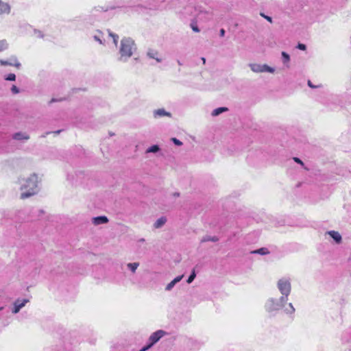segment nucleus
Listing matches in <instances>:
<instances>
[{
	"instance_id": "obj_1",
	"label": "nucleus",
	"mask_w": 351,
	"mask_h": 351,
	"mask_svg": "<svg viewBox=\"0 0 351 351\" xmlns=\"http://www.w3.org/2000/svg\"><path fill=\"white\" fill-rule=\"evenodd\" d=\"M108 36L114 46L118 47V60L121 62H127L137 49L134 40L129 37H124L121 40L120 45L118 46L119 36L109 32Z\"/></svg>"
},
{
	"instance_id": "obj_2",
	"label": "nucleus",
	"mask_w": 351,
	"mask_h": 351,
	"mask_svg": "<svg viewBox=\"0 0 351 351\" xmlns=\"http://www.w3.org/2000/svg\"><path fill=\"white\" fill-rule=\"evenodd\" d=\"M288 301V298L285 296H280L279 298H269L264 305L265 311L271 315L276 314L277 312L281 309H284L285 313L292 315L294 314L295 310L292 303H289L287 306H285Z\"/></svg>"
},
{
	"instance_id": "obj_3",
	"label": "nucleus",
	"mask_w": 351,
	"mask_h": 351,
	"mask_svg": "<svg viewBox=\"0 0 351 351\" xmlns=\"http://www.w3.org/2000/svg\"><path fill=\"white\" fill-rule=\"evenodd\" d=\"M38 183L39 179L36 173H32L28 177L19 178L21 199H24L36 195L39 191Z\"/></svg>"
},
{
	"instance_id": "obj_4",
	"label": "nucleus",
	"mask_w": 351,
	"mask_h": 351,
	"mask_svg": "<svg viewBox=\"0 0 351 351\" xmlns=\"http://www.w3.org/2000/svg\"><path fill=\"white\" fill-rule=\"evenodd\" d=\"M276 287L281 295L288 298L291 291V278L287 276L279 278L276 282Z\"/></svg>"
},
{
	"instance_id": "obj_5",
	"label": "nucleus",
	"mask_w": 351,
	"mask_h": 351,
	"mask_svg": "<svg viewBox=\"0 0 351 351\" xmlns=\"http://www.w3.org/2000/svg\"><path fill=\"white\" fill-rule=\"evenodd\" d=\"M249 66L253 72L256 73H274L275 72L274 68L271 67L266 64H261L252 63V64H250Z\"/></svg>"
},
{
	"instance_id": "obj_6",
	"label": "nucleus",
	"mask_w": 351,
	"mask_h": 351,
	"mask_svg": "<svg viewBox=\"0 0 351 351\" xmlns=\"http://www.w3.org/2000/svg\"><path fill=\"white\" fill-rule=\"evenodd\" d=\"M29 302V299L27 298L16 299L13 303L12 313L13 314H17L21 311V309L23 308Z\"/></svg>"
},
{
	"instance_id": "obj_7",
	"label": "nucleus",
	"mask_w": 351,
	"mask_h": 351,
	"mask_svg": "<svg viewBox=\"0 0 351 351\" xmlns=\"http://www.w3.org/2000/svg\"><path fill=\"white\" fill-rule=\"evenodd\" d=\"M166 335V332L162 330H158L153 332L149 337L148 342L153 346L162 337Z\"/></svg>"
},
{
	"instance_id": "obj_8",
	"label": "nucleus",
	"mask_w": 351,
	"mask_h": 351,
	"mask_svg": "<svg viewBox=\"0 0 351 351\" xmlns=\"http://www.w3.org/2000/svg\"><path fill=\"white\" fill-rule=\"evenodd\" d=\"M0 64L1 66H12L19 69L21 66V64L18 60L16 56L10 57L8 60H0Z\"/></svg>"
},
{
	"instance_id": "obj_9",
	"label": "nucleus",
	"mask_w": 351,
	"mask_h": 351,
	"mask_svg": "<svg viewBox=\"0 0 351 351\" xmlns=\"http://www.w3.org/2000/svg\"><path fill=\"white\" fill-rule=\"evenodd\" d=\"M325 235H328L336 244H340L342 242V237L338 231L329 230L326 232Z\"/></svg>"
},
{
	"instance_id": "obj_10",
	"label": "nucleus",
	"mask_w": 351,
	"mask_h": 351,
	"mask_svg": "<svg viewBox=\"0 0 351 351\" xmlns=\"http://www.w3.org/2000/svg\"><path fill=\"white\" fill-rule=\"evenodd\" d=\"M11 11V7L7 2L0 0V16L3 14H9Z\"/></svg>"
},
{
	"instance_id": "obj_11",
	"label": "nucleus",
	"mask_w": 351,
	"mask_h": 351,
	"mask_svg": "<svg viewBox=\"0 0 351 351\" xmlns=\"http://www.w3.org/2000/svg\"><path fill=\"white\" fill-rule=\"evenodd\" d=\"M154 117L157 119L162 117H171V114L166 111L164 108L156 109L153 112Z\"/></svg>"
},
{
	"instance_id": "obj_12",
	"label": "nucleus",
	"mask_w": 351,
	"mask_h": 351,
	"mask_svg": "<svg viewBox=\"0 0 351 351\" xmlns=\"http://www.w3.org/2000/svg\"><path fill=\"white\" fill-rule=\"evenodd\" d=\"M108 222V219L106 216H99L95 217L92 219V223L95 226H99L102 224H106Z\"/></svg>"
},
{
	"instance_id": "obj_13",
	"label": "nucleus",
	"mask_w": 351,
	"mask_h": 351,
	"mask_svg": "<svg viewBox=\"0 0 351 351\" xmlns=\"http://www.w3.org/2000/svg\"><path fill=\"white\" fill-rule=\"evenodd\" d=\"M147 56L149 58L156 60L158 62H161L162 59L160 57L159 53L154 49H149L147 53Z\"/></svg>"
},
{
	"instance_id": "obj_14",
	"label": "nucleus",
	"mask_w": 351,
	"mask_h": 351,
	"mask_svg": "<svg viewBox=\"0 0 351 351\" xmlns=\"http://www.w3.org/2000/svg\"><path fill=\"white\" fill-rule=\"evenodd\" d=\"M12 138L16 141H27L29 136L26 132H19L14 134Z\"/></svg>"
},
{
	"instance_id": "obj_15",
	"label": "nucleus",
	"mask_w": 351,
	"mask_h": 351,
	"mask_svg": "<svg viewBox=\"0 0 351 351\" xmlns=\"http://www.w3.org/2000/svg\"><path fill=\"white\" fill-rule=\"evenodd\" d=\"M183 275L178 276L176 278H175L172 281H171L169 283H168L165 287V290L167 291H171L173 287L176 285V283L179 282L183 278Z\"/></svg>"
},
{
	"instance_id": "obj_16",
	"label": "nucleus",
	"mask_w": 351,
	"mask_h": 351,
	"mask_svg": "<svg viewBox=\"0 0 351 351\" xmlns=\"http://www.w3.org/2000/svg\"><path fill=\"white\" fill-rule=\"evenodd\" d=\"M140 263L138 262L128 263L126 264L127 269L132 273L135 274Z\"/></svg>"
},
{
	"instance_id": "obj_17",
	"label": "nucleus",
	"mask_w": 351,
	"mask_h": 351,
	"mask_svg": "<svg viewBox=\"0 0 351 351\" xmlns=\"http://www.w3.org/2000/svg\"><path fill=\"white\" fill-rule=\"evenodd\" d=\"M167 222V219L165 217H161L159 219H158L155 223H154V228H160L162 227L165 223Z\"/></svg>"
},
{
	"instance_id": "obj_18",
	"label": "nucleus",
	"mask_w": 351,
	"mask_h": 351,
	"mask_svg": "<svg viewBox=\"0 0 351 351\" xmlns=\"http://www.w3.org/2000/svg\"><path fill=\"white\" fill-rule=\"evenodd\" d=\"M281 55H282V63L284 64V65H285L286 66H289V62H290V56L285 52V51H282L281 53Z\"/></svg>"
},
{
	"instance_id": "obj_19",
	"label": "nucleus",
	"mask_w": 351,
	"mask_h": 351,
	"mask_svg": "<svg viewBox=\"0 0 351 351\" xmlns=\"http://www.w3.org/2000/svg\"><path fill=\"white\" fill-rule=\"evenodd\" d=\"M228 110V108H226V107H220V108H217L215 110H213L211 114L214 117H216V116H218L220 114L224 112H226Z\"/></svg>"
},
{
	"instance_id": "obj_20",
	"label": "nucleus",
	"mask_w": 351,
	"mask_h": 351,
	"mask_svg": "<svg viewBox=\"0 0 351 351\" xmlns=\"http://www.w3.org/2000/svg\"><path fill=\"white\" fill-rule=\"evenodd\" d=\"M8 47V43L5 40H0V52L3 51Z\"/></svg>"
},
{
	"instance_id": "obj_21",
	"label": "nucleus",
	"mask_w": 351,
	"mask_h": 351,
	"mask_svg": "<svg viewBox=\"0 0 351 351\" xmlns=\"http://www.w3.org/2000/svg\"><path fill=\"white\" fill-rule=\"evenodd\" d=\"M159 151V147L156 145H152L147 149V153H156Z\"/></svg>"
},
{
	"instance_id": "obj_22",
	"label": "nucleus",
	"mask_w": 351,
	"mask_h": 351,
	"mask_svg": "<svg viewBox=\"0 0 351 351\" xmlns=\"http://www.w3.org/2000/svg\"><path fill=\"white\" fill-rule=\"evenodd\" d=\"M254 253L265 255L269 253V251L267 248H260L256 251L254 252Z\"/></svg>"
},
{
	"instance_id": "obj_23",
	"label": "nucleus",
	"mask_w": 351,
	"mask_h": 351,
	"mask_svg": "<svg viewBox=\"0 0 351 351\" xmlns=\"http://www.w3.org/2000/svg\"><path fill=\"white\" fill-rule=\"evenodd\" d=\"M195 277H196L195 271V269H193L191 275L189 276V278L187 279V283H189V284L191 283Z\"/></svg>"
},
{
	"instance_id": "obj_24",
	"label": "nucleus",
	"mask_w": 351,
	"mask_h": 351,
	"mask_svg": "<svg viewBox=\"0 0 351 351\" xmlns=\"http://www.w3.org/2000/svg\"><path fill=\"white\" fill-rule=\"evenodd\" d=\"M93 38H94L95 40L98 42L99 44H101V45L104 44L102 38H101V33H99L98 34H95L93 36Z\"/></svg>"
},
{
	"instance_id": "obj_25",
	"label": "nucleus",
	"mask_w": 351,
	"mask_h": 351,
	"mask_svg": "<svg viewBox=\"0 0 351 351\" xmlns=\"http://www.w3.org/2000/svg\"><path fill=\"white\" fill-rule=\"evenodd\" d=\"M5 79L8 81H14L16 80V75L14 73H10Z\"/></svg>"
},
{
	"instance_id": "obj_26",
	"label": "nucleus",
	"mask_w": 351,
	"mask_h": 351,
	"mask_svg": "<svg viewBox=\"0 0 351 351\" xmlns=\"http://www.w3.org/2000/svg\"><path fill=\"white\" fill-rule=\"evenodd\" d=\"M213 241V242H215V241H218V239L216 237H208L207 238H204L202 241Z\"/></svg>"
},
{
	"instance_id": "obj_27",
	"label": "nucleus",
	"mask_w": 351,
	"mask_h": 351,
	"mask_svg": "<svg viewBox=\"0 0 351 351\" xmlns=\"http://www.w3.org/2000/svg\"><path fill=\"white\" fill-rule=\"evenodd\" d=\"M11 91L13 94H18L19 93L20 90L16 86L13 85L11 88Z\"/></svg>"
},
{
	"instance_id": "obj_28",
	"label": "nucleus",
	"mask_w": 351,
	"mask_h": 351,
	"mask_svg": "<svg viewBox=\"0 0 351 351\" xmlns=\"http://www.w3.org/2000/svg\"><path fill=\"white\" fill-rule=\"evenodd\" d=\"M297 48L300 50H302V51H304L306 49V46L304 45V44H302V43H299L298 45H297Z\"/></svg>"
},
{
	"instance_id": "obj_29",
	"label": "nucleus",
	"mask_w": 351,
	"mask_h": 351,
	"mask_svg": "<svg viewBox=\"0 0 351 351\" xmlns=\"http://www.w3.org/2000/svg\"><path fill=\"white\" fill-rule=\"evenodd\" d=\"M172 141H173V142L176 145L180 146V145H182V143L180 140L177 139L176 138H172Z\"/></svg>"
},
{
	"instance_id": "obj_30",
	"label": "nucleus",
	"mask_w": 351,
	"mask_h": 351,
	"mask_svg": "<svg viewBox=\"0 0 351 351\" xmlns=\"http://www.w3.org/2000/svg\"><path fill=\"white\" fill-rule=\"evenodd\" d=\"M152 346L148 342V344L144 347H143L139 351H146L152 348Z\"/></svg>"
},
{
	"instance_id": "obj_31",
	"label": "nucleus",
	"mask_w": 351,
	"mask_h": 351,
	"mask_svg": "<svg viewBox=\"0 0 351 351\" xmlns=\"http://www.w3.org/2000/svg\"><path fill=\"white\" fill-rule=\"evenodd\" d=\"M34 33H35V35L37 37H38V38H43V34H42V32L40 31L35 30Z\"/></svg>"
},
{
	"instance_id": "obj_32",
	"label": "nucleus",
	"mask_w": 351,
	"mask_h": 351,
	"mask_svg": "<svg viewBox=\"0 0 351 351\" xmlns=\"http://www.w3.org/2000/svg\"><path fill=\"white\" fill-rule=\"evenodd\" d=\"M293 160L295 162H296L298 164H300L301 165H304L303 162L298 158H294Z\"/></svg>"
},
{
	"instance_id": "obj_33",
	"label": "nucleus",
	"mask_w": 351,
	"mask_h": 351,
	"mask_svg": "<svg viewBox=\"0 0 351 351\" xmlns=\"http://www.w3.org/2000/svg\"><path fill=\"white\" fill-rule=\"evenodd\" d=\"M261 16H263L265 19H266L268 21L271 23L272 19H271V18L270 16H265L263 14H261Z\"/></svg>"
},
{
	"instance_id": "obj_34",
	"label": "nucleus",
	"mask_w": 351,
	"mask_h": 351,
	"mask_svg": "<svg viewBox=\"0 0 351 351\" xmlns=\"http://www.w3.org/2000/svg\"><path fill=\"white\" fill-rule=\"evenodd\" d=\"M191 27H192V29H193L195 32H199V28H198L196 25H192V26H191Z\"/></svg>"
},
{
	"instance_id": "obj_35",
	"label": "nucleus",
	"mask_w": 351,
	"mask_h": 351,
	"mask_svg": "<svg viewBox=\"0 0 351 351\" xmlns=\"http://www.w3.org/2000/svg\"><path fill=\"white\" fill-rule=\"evenodd\" d=\"M308 86L312 88H315L317 87L316 86L313 85L310 80L308 81Z\"/></svg>"
},
{
	"instance_id": "obj_36",
	"label": "nucleus",
	"mask_w": 351,
	"mask_h": 351,
	"mask_svg": "<svg viewBox=\"0 0 351 351\" xmlns=\"http://www.w3.org/2000/svg\"><path fill=\"white\" fill-rule=\"evenodd\" d=\"M225 34V30L223 29H220V36H223Z\"/></svg>"
},
{
	"instance_id": "obj_37",
	"label": "nucleus",
	"mask_w": 351,
	"mask_h": 351,
	"mask_svg": "<svg viewBox=\"0 0 351 351\" xmlns=\"http://www.w3.org/2000/svg\"><path fill=\"white\" fill-rule=\"evenodd\" d=\"M145 241V240L144 239H140L138 242L139 243H144Z\"/></svg>"
},
{
	"instance_id": "obj_38",
	"label": "nucleus",
	"mask_w": 351,
	"mask_h": 351,
	"mask_svg": "<svg viewBox=\"0 0 351 351\" xmlns=\"http://www.w3.org/2000/svg\"><path fill=\"white\" fill-rule=\"evenodd\" d=\"M202 62H204V63H205V62H206L205 58H202Z\"/></svg>"
},
{
	"instance_id": "obj_39",
	"label": "nucleus",
	"mask_w": 351,
	"mask_h": 351,
	"mask_svg": "<svg viewBox=\"0 0 351 351\" xmlns=\"http://www.w3.org/2000/svg\"><path fill=\"white\" fill-rule=\"evenodd\" d=\"M3 309V306H0V311H2Z\"/></svg>"
}]
</instances>
